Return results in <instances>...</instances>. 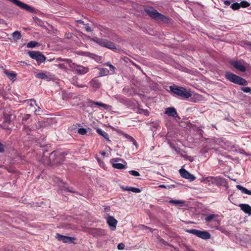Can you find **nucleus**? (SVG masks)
Wrapping results in <instances>:
<instances>
[{
    "label": "nucleus",
    "instance_id": "f704fd0d",
    "mask_svg": "<svg viewBox=\"0 0 251 251\" xmlns=\"http://www.w3.org/2000/svg\"><path fill=\"white\" fill-rule=\"evenodd\" d=\"M241 90L245 93H249L251 91V89L249 87H242Z\"/></svg>",
    "mask_w": 251,
    "mask_h": 251
},
{
    "label": "nucleus",
    "instance_id": "393cba45",
    "mask_svg": "<svg viewBox=\"0 0 251 251\" xmlns=\"http://www.w3.org/2000/svg\"><path fill=\"white\" fill-rule=\"evenodd\" d=\"M12 37L15 40H18L21 38L22 35L20 31H15L13 33Z\"/></svg>",
    "mask_w": 251,
    "mask_h": 251
},
{
    "label": "nucleus",
    "instance_id": "09e8293b",
    "mask_svg": "<svg viewBox=\"0 0 251 251\" xmlns=\"http://www.w3.org/2000/svg\"><path fill=\"white\" fill-rule=\"evenodd\" d=\"M105 211H108L110 210V207L109 206H106L104 208Z\"/></svg>",
    "mask_w": 251,
    "mask_h": 251
},
{
    "label": "nucleus",
    "instance_id": "bb28decb",
    "mask_svg": "<svg viewBox=\"0 0 251 251\" xmlns=\"http://www.w3.org/2000/svg\"><path fill=\"white\" fill-rule=\"evenodd\" d=\"M114 168L118 169H123L126 168V166L120 163H113L112 165Z\"/></svg>",
    "mask_w": 251,
    "mask_h": 251
},
{
    "label": "nucleus",
    "instance_id": "b1692460",
    "mask_svg": "<svg viewBox=\"0 0 251 251\" xmlns=\"http://www.w3.org/2000/svg\"><path fill=\"white\" fill-rule=\"evenodd\" d=\"M38 46H39V44L37 42L31 41L27 44L26 47L28 48H33Z\"/></svg>",
    "mask_w": 251,
    "mask_h": 251
},
{
    "label": "nucleus",
    "instance_id": "f3484780",
    "mask_svg": "<svg viewBox=\"0 0 251 251\" xmlns=\"http://www.w3.org/2000/svg\"><path fill=\"white\" fill-rule=\"evenodd\" d=\"M241 209L245 213L251 215V206L248 204H240L239 205Z\"/></svg>",
    "mask_w": 251,
    "mask_h": 251
},
{
    "label": "nucleus",
    "instance_id": "37998d69",
    "mask_svg": "<svg viewBox=\"0 0 251 251\" xmlns=\"http://www.w3.org/2000/svg\"><path fill=\"white\" fill-rule=\"evenodd\" d=\"M95 56H96V57L95 58V59L97 61H100L101 60L102 57L99 56L98 55H96Z\"/></svg>",
    "mask_w": 251,
    "mask_h": 251
},
{
    "label": "nucleus",
    "instance_id": "473e14b6",
    "mask_svg": "<svg viewBox=\"0 0 251 251\" xmlns=\"http://www.w3.org/2000/svg\"><path fill=\"white\" fill-rule=\"evenodd\" d=\"M214 217H215V215H214V214H210V215H208V216H207L205 218V220L206 222H210L214 218Z\"/></svg>",
    "mask_w": 251,
    "mask_h": 251
},
{
    "label": "nucleus",
    "instance_id": "a18cd8bd",
    "mask_svg": "<svg viewBox=\"0 0 251 251\" xmlns=\"http://www.w3.org/2000/svg\"><path fill=\"white\" fill-rule=\"evenodd\" d=\"M30 100L31 102H34V103L35 105H37V104L36 103V100ZM30 106H32L33 105V104L32 102H31V103H30Z\"/></svg>",
    "mask_w": 251,
    "mask_h": 251
},
{
    "label": "nucleus",
    "instance_id": "a19ab883",
    "mask_svg": "<svg viewBox=\"0 0 251 251\" xmlns=\"http://www.w3.org/2000/svg\"><path fill=\"white\" fill-rule=\"evenodd\" d=\"M226 6H229L230 4V1L228 0H221Z\"/></svg>",
    "mask_w": 251,
    "mask_h": 251
},
{
    "label": "nucleus",
    "instance_id": "9d476101",
    "mask_svg": "<svg viewBox=\"0 0 251 251\" xmlns=\"http://www.w3.org/2000/svg\"><path fill=\"white\" fill-rule=\"evenodd\" d=\"M230 64L233 67L240 72H245L246 71V68L245 66L243 64L241 61L231 60L230 61Z\"/></svg>",
    "mask_w": 251,
    "mask_h": 251
},
{
    "label": "nucleus",
    "instance_id": "aec40b11",
    "mask_svg": "<svg viewBox=\"0 0 251 251\" xmlns=\"http://www.w3.org/2000/svg\"><path fill=\"white\" fill-rule=\"evenodd\" d=\"M122 189L125 191H131L135 193H138L141 192V190L139 188L133 187H126L125 188L122 187Z\"/></svg>",
    "mask_w": 251,
    "mask_h": 251
},
{
    "label": "nucleus",
    "instance_id": "de8ad7c7",
    "mask_svg": "<svg viewBox=\"0 0 251 251\" xmlns=\"http://www.w3.org/2000/svg\"><path fill=\"white\" fill-rule=\"evenodd\" d=\"M64 191L66 192H74L73 191L70 190L68 188L66 187L64 188Z\"/></svg>",
    "mask_w": 251,
    "mask_h": 251
},
{
    "label": "nucleus",
    "instance_id": "2f4dec72",
    "mask_svg": "<svg viewBox=\"0 0 251 251\" xmlns=\"http://www.w3.org/2000/svg\"><path fill=\"white\" fill-rule=\"evenodd\" d=\"M77 132L81 135H84L86 133V129L84 128H80L77 130Z\"/></svg>",
    "mask_w": 251,
    "mask_h": 251
},
{
    "label": "nucleus",
    "instance_id": "5701e85b",
    "mask_svg": "<svg viewBox=\"0 0 251 251\" xmlns=\"http://www.w3.org/2000/svg\"><path fill=\"white\" fill-rule=\"evenodd\" d=\"M169 202L171 204H174L176 205L182 206L184 204L185 201H182V200H170L169 201Z\"/></svg>",
    "mask_w": 251,
    "mask_h": 251
},
{
    "label": "nucleus",
    "instance_id": "f257e3e1",
    "mask_svg": "<svg viewBox=\"0 0 251 251\" xmlns=\"http://www.w3.org/2000/svg\"><path fill=\"white\" fill-rule=\"evenodd\" d=\"M31 115L30 114H25L22 119V124L24 125L23 130L27 134H29V131L31 130H35L38 129L41 127L40 122L36 124H29L32 122L30 119Z\"/></svg>",
    "mask_w": 251,
    "mask_h": 251
},
{
    "label": "nucleus",
    "instance_id": "5fc2aeb1",
    "mask_svg": "<svg viewBox=\"0 0 251 251\" xmlns=\"http://www.w3.org/2000/svg\"><path fill=\"white\" fill-rule=\"evenodd\" d=\"M134 64V65L136 67V68H139V66H138V65H136V64Z\"/></svg>",
    "mask_w": 251,
    "mask_h": 251
},
{
    "label": "nucleus",
    "instance_id": "49530a36",
    "mask_svg": "<svg viewBox=\"0 0 251 251\" xmlns=\"http://www.w3.org/2000/svg\"><path fill=\"white\" fill-rule=\"evenodd\" d=\"M143 111L144 114L146 116H148L149 115V112H148V110H143Z\"/></svg>",
    "mask_w": 251,
    "mask_h": 251
},
{
    "label": "nucleus",
    "instance_id": "a211bd4d",
    "mask_svg": "<svg viewBox=\"0 0 251 251\" xmlns=\"http://www.w3.org/2000/svg\"><path fill=\"white\" fill-rule=\"evenodd\" d=\"M90 83L92 87L95 89H99L101 86L100 82L96 78H93Z\"/></svg>",
    "mask_w": 251,
    "mask_h": 251
},
{
    "label": "nucleus",
    "instance_id": "cd10ccee",
    "mask_svg": "<svg viewBox=\"0 0 251 251\" xmlns=\"http://www.w3.org/2000/svg\"><path fill=\"white\" fill-rule=\"evenodd\" d=\"M90 103H91L92 104H95V105H96L101 106V107H103L104 108H107V107H108L107 104L103 103L100 102L91 101Z\"/></svg>",
    "mask_w": 251,
    "mask_h": 251
},
{
    "label": "nucleus",
    "instance_id": "20e7f679",
    "mask_svg": "<svg viewBox=\"0 0 251 251\" xmlns=\"http://www.w3.org/2000/svg\"><path fill=\"white\" fill-rule=\"evenodd\" d=\"M145 12L152 19L159 20L160 22H162L164 23L168 24L170 21V19L168 17L159 13L156 10L152 7L146 9Z\"/></svg>",
    "mask_w": 251,
    "mask_h": 251
},
{
    "label": "nucleus",
    "instance_id": "58836bf2",
    "mask_svg": "<svg viewBox=\"0 0 251 251\" xmlns=\"http://www.w3.org/2000/svg\"><path fill=\"white\" fill-rule=\"evenodd\" d=\"M84 28L87 32H90L92 31L91 27L87 24L85 25Z\"/></svg>",
    "mask_w": 251,
    "mask_h": 251
},
{
    "label": "nucleus",
    "instance_id": "79ce46f5",
    "mask_svg": "<svg viewBox=\"0 0 251 251\" xmlns=\"http://www.w3.org/2000/svg\"><path fill=\"white\" fill-rule=\"evenodd\" d=\"M109 67L110 70L111 71H112L113 72H114V71H115V67H114V66L113 65H112V64H109Z\"/></svg>",
    "mask_w": 251,
    "mask_h": 251
},
{
    "label": "nucleus",
    "instance_id": "603ef678",
    "mask_svg": "<svg viewBox=\"0 0 251 251\" xmlns=\"http://www.w3.org/2000/svg\"><path fill=\"white\" fill-rule=\"evenodd\" d=\"M78 22L80 24H83V21H82V20H78Z\"/></svg>",
    "mask_w": 251,
    "mask_h": 251
},
{
    "label": "nucleus",
    "instance_id": "a878e982",
    "mask_svg": "<svg viewBox=\"0 0 251 251\" xmlns=\"http://www.w3.org/2000/svg\"><path fill=\"white\" fill-rule=\"evenodd\" d=\"M36 77L38 78L42 79H48L49 78L48 76L46 73H40L36 75Z\"/></svg>",
    "mask_w": 251,
    "mask_h": 251
},
{
    "label": "nucleus",
    "instance_id": "ddd939ff",
    "mask_svg": "<svg viewBox=\"0 0 251 251\" xmlns=\"http://www.w3.org/2000/svg\"><path fill=\"white\" fill-rule=\"evenodd\" d=\"M15 5L18 6L23 9H25L28 11H32V8L30 6L18 0H9Z\"/></svg>",
    "mask_w": 251,
    "mask_h": 251
},
{
    "label": "nucleus",
    "instance_id": "4c0bfd02",
    "mask_svg": "<svg viewBox=\"0 0 251 251\" xmlns=\"http://www.w3.org/2000/svg\"><path fill=\"white\" fill-rule=\"evenodd\" d=\"M125 246L124 244L120 243L119 244H118L117 248H118V250H123L125 248Z\"/></svg>",
    "mask_w": 251,
    "mask_h": 251
},
{
    "label": "nucleus",
    "instance_id": "c85d7f7f",
    "mask_svg": "<svg viewBox=\"0 0 251 251\" xmlns=\"http://www.w3.org/2000/svg\"><path fill=\"white\" fill-rule=\"evenodd\" d=\"M109 74V71L106 68H102L100 70V76L107 75Z\"/></svg>",
    "mask_w": 251,
    "mask_h": 251
},
{
    "label": "nucleus",
    "instance_id": "6e6552de",
    "mask_svg": "<svg viewBox=\"0 0 251 251\" xmlns=\"http://www.w3.org/2000/svg\"><path fill=\"white\" fill-rule=\"evenodd\" d=\"M186 231L204 240H207L211 238L210 234L207 231H201L198 229H186Z\"/></svg>",
    "mask_w": 251,
    "mask_h": 251
},
{
    "label": "nucleus",
    "instance_id": "4be33fe9",
    "mask_svg": "<svg viewBox=\"0 0 251 251\" xmlns=\"http://www.w3.org/2000/svg\"><path fill=\"white\" fill-rule=\"evenodd\" d=\"M221 179L220 177H213L208 176L206 178V180L208 182H211L212 183H216Z\"/></svg>",
    "mask_w": 251,
    "mask_h": 251
},
{
    "label": "nucleus",
    "instance_id": "c03bdc74",
    "mask_svg": "<svg viewBox=\"0 0 251 251\" xmlns=\"http://www.w3.org/2000/svg\"><path fill=\"white\" fill-rule=\"evenodd\" d=\"M5 121L6 122H7V123H10V116H9V115H7V116L5 117Z\"/></svg>",
    "mask_w": 251,
    "mask_h": 251
},
{
    "label": "nucleus",
    "instance_id": "39448f33",
    "mask_svg": "<svg viewBox=\"0 0 251 251\" xmlns=\"http://www.w3.org/2000/svg\"><path fill=\"white\" fill-rule=\"evenodd\" d=\"M226 78L231 82L242 86L248 85L247 81L241 76H238L230 72H226L225 74Z\"/></svg>",
    "mask_w": 251,
    "mask_h": 251
},
{
    "label": "nucleus",
    "instance_id": "1a4fd4ad",
    "mask_svg": "<svg viewBox=\"0 0 251 251\" xmlns=\"http://www.w3.org/2000/svg\"><path fill=\"white\" fill-rule=\"evenodd\" d=\"M28 54L32 59L37 61L38 65L45 62L46 59L45 55L39 51H29Z\"/></svg>",
    "mask_w": 251,
    "mask_h": 251
},
{
    "label": "nucleus",
    "instance_id": "423d86ee",
    "mask_svg": "<svg viewBox=\"0 0 251 251\" xmlns=\"http://www.w3.org/2000/svg\"><path fill=\"white\" fill-rule=\"evenodd\" d=\"M64 155L62 152L52 151L49 156V165H54L61 164L64 161Z\"/></svg>",
    "mask_w": 251,
    "mask_h": 251
},
{
    "label": "nucleus",
    "instance_id": "ea45409f",
    "mask_svg": "<svg viewBox=\"0 0 251 251\" xmlns=\"http://www.w3.org/2000/svg\"><path fill=\"white\" fill-rule=\"evenodd\" d=\"M4 151V148L3 145L0 142V153L3 152Z\"/></svg>",
    "mask_w": 251,
    "mask_h": 251
},
{
    "label": "nucleus",
    "instance_id": "7ed1b4c3",
    "mask_svg": "<svg viewBox=\"0 0 251 251\" xmlns=\"http://www.w3.org/2000/svg\"><path fill=\"white\" fill-rule=\"evenodd\" d=\"M170 89L173 94L183 99H188L192 96L190 92L184 87L174 85L170 86Z\"/></svg>",
    "mask_w": 251,
    "mask_h": 251
},
{
    "label": "nucleus",
    "instance_id": "8fccbe9b",
    "mask_svg": "<svg viewBox=\"0 0 251 251\" xmlns=\"http://www.w3.org/2000/svg\"><path fill=\"white\" fill-rule=\"evenodd\" d=\"M159 187L160 188H166V187L164 185H160L159 186Z\"/></svg>",
    "mask_w": 251,
    "mask_h": 251
},
{
    "label": "nucleus",
    "instance_id": "f8f14e48",
    "mask_svg": "<svg viewBox=\"0 0 251 251\" xmlns=\"http://www.w3.org/2000/svg\"><path fill=\"white\" fill-rule=\"evenodd\" d=\"M179 173L181 175V176L186 179H189L190 181H194L196 179V177L193 175L192 174H190L189 172H188L187 171H186L184 169H181L179 170Z\"/></svg>",
    "mask_w": 251,
    "mask_h": 251
},
{
    "label": "nucleus",
    "instance_id": "f03ea898",
    "mask_svg": "<svg viewBox=\"0 0 251 251\" xmlns=\"http://www.w3.org/2000/svg\"><path fill=\"white\" fill-rule=\"evenodd\" d=\"M65 61L69 64V67L79 75H84L88 73L89 69L88 67H84L83 66L78 65L75 63H73L72 60L70 59H62L61 58H58L56 59V61Z\"/></svg>",
    "mask_w": 251,
    "mask_h": 251
},
{
    "label": "nucleus",
    "instance_id": "7c9ffc66",
    "mask_svg": "<svg viewBox=\"0 0 251 251\" xmlns=\"http://www.w3.org/2000/svg\"><path fill=\"white\" fill-rule=\"evenodd\" d=\"M230 7L233 10H238L240 8V4L238 2L232 4Z\"/></svg>",
    "mask_w": 251,
    "mask_h": 251
},
{
    "label": "nucleus",
    "instance_id": "6e6d98bb",
    "mask_svg": "<svg viewBox=\"0 0 251 251\" xmlns=\"http://www.w3.org/2000/svg\"><path fill=\"white\" fill-rule=\"evenodd\" d=\"M109 64L110 63L109 62H108L106 64V65L109 66Z\"/></svg>",
    "mask_w": 251,
    "mask_h": 251
},
{
    "label": "nucleus",
    "instance_id": "9b49d317",
    "mask_svg": "<svg viewBox=\"0 0 251 251\" xmlns=\"http://www.w3.org/2000/svg\"><path fill=\"white\" fill-rule=\"evenodd\" d=\"M56 238L59 241H62L63 243H72L74 244H75V243L74 242V241L76 239L75 237L64 236L57 233L56 234Z\"/></svg>",
    "mask_w": 251,
    "mask_h": 251
},
{
    "label": "nucleus",
    "instance_id": "864d4df0",
    "mask_svg": "<svg viewBox=\"0 0 251 251\" xmlns=\"http://www.w3.org/2000/svg\"><path fill=\"white\" fill-rule=\"evenodd\" d=\"M78 86L79 87H85V85H78Z\"/></svg>",
    "mask_w": 251,
    "mask_h": 251
},
{
    "label": "nucleus",
    "instance_id": "0eeeda50",
    "mask_svg": "<svg viewBox=\"0 0 251 251\" xmlns=\"http://www.w3.org/2000/svg\"><path fill=\"white\" fill-rule=\"evenodd\" d=\"M93 40L101 47L107 48L113 50H117L115 44L106 39L96 37Z\"/></svg>",
    "mask_w": 251,
    "mask_h": 251
},
{
    "label": "nucleus",
    "instance_id": "72a5a7b5",
    "mask_svg": "<svg viewBox=\"0 0 251 251\" xmlns=\"http://www.w3.org/2000/svg\"><path fill=\"white\" fill-rule=\"evenodd\" d=\"M129 173L130 174H131V175L136 176H140V174L137 171H134V170H131V171H129Z\"/></svg>",
    "mask_w": 251,
    "mask_h": 251
},
{
    "label": "nucleus",
    "instance_id": "3c124183",
    "mask_svg": "<svg viewBox=\"0 0 251 251\" xmlns=\"http://www.w3.org/2000/svg\"><path fill=\"white\" fill-rule=\"evenodd\" d=\"M102 155H105L106 154V152L104 151L100 152V153Z\"/></svg>",
    "mask_w": 251,
    "mask_h": 251
},
{
    "label": "nucleus",
    "instance_id": "e433bc0d",
    "mask_svg": "<svg viewBox=\"0 0 251 251\" xmlns=\"http://www.w3.org/2000/svg\"><path fill=\"white\" fill-rule=\"evenodd\" d=\"M58 67L60 69H61V70H64L65 71H67V68L66 67V66L65 65V64H63V63L58 64Z\"/></svg>",
    "mask_w": 251,
    "mask_h": 251
},
{
    "label": "nucleus",
    "instance_id": "6ab92c4d",
    "mask_svg": "<svg viewBox=\"0 0 251 251\" xmlns=\"http://www.w3.org/2000/svg\"><path fill=\"white\" fill-rule=\"evenodd\" d=\"M97 133L102 136L103 138H104L107 141H110L109 138V135L107 133L105 132L104 131L102 130V129L100 128H98L97 130Z\"/></svg>",
    "mask_w": 251,
    "mask_h": 251
},
{
    "label": "nucleus",
    "instance_id": "c9c22d12",
    "mask_svg": "<svg viewBox=\"0 0 251 251\" xmlns=\"http://www.w3.org/2000/svg\"><path fill=\"white\" fill-rule=\"evenodd\" d=\"M160 242L161 243H162V244L164 245H166V246H169L170 247H172V245L171 244H170L169 243H168L165 240H164L163 239H160Z\"/></svg>",
    "mask_w": 251,
    "mask_h": 251
},
{
    "label": "nucleus",
    "instance_id": "dca6fc26",
    "mask_svg": "<svg viewBox=\"0 0 251 251\" xmlns=\"http://www.w3.org/2000/svg\"><path fill=\"white\" fill-rule=\"evenodd\" d=\"M3 72L10 80L14 81L16 79L17 74L16 73L6 69L4 70Z\"/></svg>",
    "mask_w": 251,
    "mask_h": 251
},
{
    "label": "nucleus",
    "instance_id": "2eb2a0df",
    "mask_svg": "<svg viewBox=\"0 0 251 251\" xmlns=\"http://www.w3.org/2000/svg\"><path fill=\"white\" fill-rule=\"evenodd\" d=\"M165 114L169 116H171L174 118L178 117L180 119L177 115V112L175 108L174 107H168L166 109Z\"/></svg>",
    "mask_w": 251,
    "mask_h": 251
},
{
    "label": "nucleus",
    "instance_id": "4468645a",
    "mask_svg": "<svg viewBox=\"0 0 251 251\" xmlns=\"http://www.w3.org/2000/svg\"><path fill=\"white\" fill-rule=\"evenodd\" d=\"M107 223L110 227L111 230H114L116 229L117 221L112 216H108L107 219Z\"/></svg>",
    "mask_w": 251,
    "mask_h": 251
},
{
    "label": "nucleus",
    "instance_id": "c756f323",
    "mask_svg": "<svg viewBox=\"0 0 251 251\" xmlns=\"http://www.w3.org/2000/svg\"><path fill=\"white\" fill-rule=\"evenodd\" d=\"M239 4L240 7L243 8L248 7L250 5V3L245 0L242 1Z\"/></svg>",
    "mask_w": 251,
    "mask_h": 251
},
{
    "label": "nucleus",
    "instance_id": "412c9836",
    "mask_svg": "<svg viewBox=\"0 0 251 251\" xmlns=\"http://www.w3.org/2000/svg\"><path fill=\"white\" fill-rule=\"evenodd\" d=\"M236 187L238 189L240 190L242 193L251 195V191L249 190L247 188L244 187L243 186L240 185H236Z\"/></svg>",
    "mask_w": 251,
    "mask_h": 251
}]
</instances>
